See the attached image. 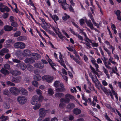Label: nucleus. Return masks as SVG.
I'll return each mask as SVG.
<instances>
[{"mask_svg": "<svg viewBox=\"0 0 121 121\" xmlns=\"http://www.w3.org/2000/svg\"><path fill=\"white\" fill-rule=\"evenodd\" d=\"M102 90L104 92V93L107 96H109V94L110 96L112 99H114V97L112 95L111 91L110 90H107L105 87L102 86L101 84H100L99 86Z\"/></svg>", "mask_w": 121, "mask_h": 121, "instance_id": "f257e3e1", "label": "nucleus"}, {"mask_svg": "<svg viewBox=\"0 0 121 121\" xmlns=\"http://www.w3.org/2000/svg\"><path fill=\"white\" fill-rule=\"evenodd\" d=\"M25 44L23 42H18L15 43L13 44L14 47L16 48L23 49L25 47Z\"/></svg>", "mask_w": 121, "mask_h": 121, "instance_id": "f03ea898", "label": "nucleus"}, {"mask_svg": "<svg viewBox=\"0 0 121 121\" xmlns=\"http://www.w3.org/2000/svg\"><path fill=\"white\" fill-rule=\"evenodd\" d=\"M27 99L25 96L21 95L18 96L17 98V100L20 104H25L26 101Z\"/></svg>", "mask_w": 121, "mask_h": 121, "instance_id": "7ed1b4c3", "label": "nucleus"}, {"mask_svg": "<svg viewBox=\"0 0 121 121\" xmlns=\"http://www.w3.org/2000/svg\"><path fill=\"white\" fill-rule=\"evenodd\" d=\"M43 80L46 81L48 83H51L54 79L53 77L49 75H46L43 76L42 77Z\"/></svg>", "mask_w": 121, "mask_h": 121, "instance_id": "20e7f679", "label": "nucleus"}, {"mask_svg": "<svg viewBox=\"0 0 121 121\" xmlns=\"http://www.w3.org/2000/svg\"><path fill=\"white\" fill-rule=\"evenodd\" d=\"M10 92L13 95L17 96L19 93V89L15 87H11L9 89Z\"/></svg>", "mask_w": 121, "mask_h": 121, "instance_id": "39448f33", "label": "nucleus"}, {"mask_svg": "<svg viewBox=\"0 0 121 121\" xmlns=\"http://www.w3.org/2000/svg\"><path fill=\"white\" fill-rule=\"evenodd\" d=\"M48 111V110H45L44 108H40L39 110V116L44 117L46 116V113Z\"/></svg>", "mask_w": 121, "mask_h": 121, "instance_id": "423d86ee", "label": "nucleus"}, {"mask_svg": "<svg viewBox=\"0 0 121 121\" xmlns=\"http://www.w3.org/2000/svg\"><path fill=\"white\" fill-rule=\"evenodd\" d=\"M16 66L18 68H20L23 71L26 68V65L23 62L17 64L16 65Z\"/></svg>", "mask_w": 121, "mask_h": 121, "instance_id": "0eeeda50", "label": "nucleus"}, {"mask_svg": "<svg viewBox=\"0 0 121 121\" xmlns=\"http://www.w3.org/2000/svg\"><path fill=\"white\" fill-rule=\"evenodd\" d=\"M22 55L23 56L25 57L30 56L31 55V51L29 50L25 49L23 51Z\"/></svg>", "mask_w": 121, "mask_h": 121, "instance_id": "6e6552de", "label": "nucleus"}, {"mask_svg": "<svg viewBox=\"0 0 121 121\" xmlns=\"http://www.w3.org/2000/svg\"><path fill=\"white\" fill-rule=\"evenodd\" d=\"M21 79V77L20 76L17 77H13L11 79V81L12 82L18 83L20 82Z\"/></svg>", "mask_w": 121, "mask_h": 121, "instance_id": "1a4fd4ad", "label": "nucleus"}, {"mask_svg": "<svg viewBox=\"0 0 121 121\" xmlns=\"http://www.w3.org/2000/svg\"><path fill=\"white\" fill-rule=\"evenodd\" d=\"M70 30L71 33L73 34L74 35L77 36L80 40L82 41L83 40V38L79 34H78L77 33H75L74 31L73 30L70 29Z\"/></svg>", "mask_w": 121, "mask_h": 121, "instance_id": "9d476101", "label": "nucleus"}, {"mask_svg": "<svg viewBox=\"0 0 121 121\" xmlns=\"http://www.w3.org/2000/svg\"><path fill=\"white\" fill-rule=\"evenodd\" d=\"M38 96L37 95L34 96L32 99L31 103L33 105H34L37 104V102L38 101Z\"/></svg>", "mask_w": 121, "mask_h": 121, "instance_id": "9b49d317", "label": "nucleus"}, {"mask_svg": "<svg viewBox=\"0 0 121 121\" xmlns=\"http://www.w3.org/2000/svg\"><path fill=\"white\" fill-rule=\"evenodd\" d=\"M34 66L35 67L38 68L42 69L43 68L44 66V64L41 62L36 63L34 64Z\"/></svg>", "mask_w": 121, "mask_h": 121, "instance_id": "f8f14e48", "label": "nucleus"}, {"mask_svg": "<svg viewBox=\"0 0 121 121\" xmlns=\"http://www.w3.org/2000/svg\"><path fill=\"white\" fill-rule=\"evenodd\" d=\"M85 22L87 25L90 27L91 29H94L96 30H97L96 28L94 27L93 24L90 20H89L87 21V20H86Z\"/></svg>", "mask_w": 121, "mask_h": 121, "instance_id": "ddd939ff", "label": "nucleus"}, {"mask_svg": "<svg viewBox=\"0 0 121 121\" xmlns=\"http://www.w3.org/2000/svg\"><path fill=\"white\" fill-rule=\"evenodd\" d=\"M24 61L25 62L26 64H32L35 62L34 59L30 58H26L24 60Z\"/></svg>", "mask_w": 121, "mask_h": 121, "instance_id": "4468645a", "label": "nucleus"}, {"mask_svg": "<svg viewBox=\"0 0 121 121\" xmlns=\"http://www.w3.org/2000/svg\"><path fill=\"white\" fill-rule=\"evenodd\" d=\"M10 72L12 75L14 76L19 75L21 74V72L19 70H11Z\"/></svg>", "mask_w": 121, "mask_h": 121, "instance_id": "2eb2a0df", "label": "nucleus"}, {"mask_svg": "<svg viewBox=\"0 0 121 121\" xmlns=\"http://www.w3.org/2000/svg\"><path fill=\"white\" fill-rule=\"evenodd\" d=\"M19 93H21L22 94L24 95H27L28 94V91L23 88H21L19 89Z\"/></svg>", "mask_w": 121, "mask_h": 121, "instance_id": "dca6fc26", "label": "nucleus"}, {"mask_svg": "<svg viewBox=\"0 0 121 121\" xmlns=\"http://www.w3.org/2000/svg\"><path fill=\"white\" fill-rule=\"evenodd\" d=\"M13 28L12 26L8 25H6L4 26V29L6 31H10L13 30Z\"/></svg>", "mask_w": 121, "mask_h": 121, "instance_id": "f3484780", "label": "nucleus"}, {"mask_svg": "<svg viewBox=\"0 0 121 121\" xmlns=\"http://www.w3.org/2000/svg\"><path fill=\"white\" fill-rule=\"evenodd\" d=\"M81 110L77 108H74L73 111V113L76 115H78L81 113Z\"/></svg>", "mask_w": 121, "mask_h": 121, "instance_id": "a211bd4d", "label": "nucleus"}, {"mask_svg": "<svg viewBox=\"0 0 121 121\" xmlns=\"http://www.w3.org/2000/svg\"><path fill=\"white\" fill-rule=\"evenodd\" d=\"M50 16L54 20L55 22L56 23H57L56 21H57L59 20V18L56 15H54L53 16L52 14H50Z\"/></svg>", "mask_w": 121, "mask_h": 121, "instance_id": "6ab92c4d", "label": "nucleus"}, {"mask_svg": "<svg viewBox=\"0 0 121 121\" xmlns=\"http://www.w3.org/2000/svg\"><path fill=\"white\" fill-rule=\"evenodd\" d=\"M102 70L103 72L107 76L108 78V79H109L110 77L109 75L108 74V70L104 66H103L102 67Z\"/></svg>", "mask_w": 121, "mask_h": 121, "instance_id": "aec40b11", "label": "nucleus"}, {"mask_svg": "<svg viewBox=\"0 0 121 121\" xmlns=\"http://www.w3.org/2000/svg\"><path fill=\"white\" fill-rule=\"evenodd\" d=\"M70 100V99H67L65 97V98H63L60 99V101L66 103H68L69 102Z\"/></svg>", "mask_w": 121, "mask_h": 121, "instance_id": "412c9836", "label": "nucleus"}, {"mask_svg": "<svg viewBox=\"0 0 121 121\" xmlns=\"http://www.w3.org/2000/svg\"><path fill=\"white\" fill-rule=\"evenodd\" d=\"M0 72L4 75H7L9 73V71L3 68L1 69Z\"/></svg>", "mask_w": 121, "mask_h": 121, "instance_id": "4be33fe9", "label": "nucleus"}, {"mask_svg": "<svg viewBox=\"0 0 121 121\" xmlns=\"http://www.w3.org/2000/svg\"><path fill=\"white\" fill-rule=\"evenodd\" d=\"M75 107L74 104L72 103H70L68 105L67 108L69 109H71Z\"/></svg>", "mask_w": 121, "mask_h": 121, "instance_id": "5701e85b", "label": "nucleus"}, {"mask_svg": "<svg viewBox=\"0 0 121 121\" xmlns=\"http://www.w3.org/2000/svg\"><path fill=\"white\" fill-rule=\"evenodd\" d=\"M17 40L18 41H23L26 40V38L24 36H20L18 37L17 38Z\"/></svg>", "mask_w": 121, "mask_h": 121, "instance_id": "b1692460", "label": "nucleus"}, {"mask_svg": "<svg viewBox=\"0 0 121 121\" xmlns=\"http://www.w3.org/2000/svg\"><path fill=\"white\" fill-rule=\"evenodd\" d=\"M121 12L119 10H117L116 12V14L117 16V18L119 20H121V16L120 15Z\"/></svg>", "mask_w": 121, "mask_h": 121, "instance_id": "393cba45", "label": "nucleus"}, {"mask_svg": "<svg viewBox=\"0 0 121 121\" xmlns=\"http://www.w3.org/2000/svg\"><path fill=\"white\" fill-rule=\"evenodd\" d=\"M41 78V77L39 74H35L34 77V79L38 81L40 80Z\"/></svg>", "mask_w": 121, "mask_h": 121, "instance_id": "a878e982", "label": "nucleus"}, {"mask_svg": "<svg viewBox=\"0 0 121 121\" xmlns=\"http://www.w3.org/2000/svg\"><path fill=\"white\" fill-rule=\"evenodd\" d=\"M40 57V56L39 54L37 53L35 54V55H34L33 57V59L37 60Z\"/></svg>", "mask_w": 121, "mask_h": 121, "instance_id": "bb28decb", "label": "nucleus"}, {"mask_svg": "<svg viewBox=\"0 0 121 121\" xmlns=\"http://www.w3.org/2000/svg\"><path fill=\"white\" fill-rule=\"evenodd\" d=\"M27 68L28 70L32 71L33 70L34 68L31 65H27Z\"/></svg>", "mask_w": 121, "mask_h": 121, "instance_id": "cd10ccee", "label": "nucleus"}, {"mask_svg": "<svg viewBox=\"0 0 121 121\" xmlns=\"http://www.w3.org/2000/svg\"><path fill=\"white\" fill-rule=\"evenodd\" d=\"M65 97L67 99H73V97L69 94H67L65 95Z\"/></svg>", "mask_w": 121, "mask_h": 121, "instance_id": "c85d7f7f", "label": "nucleus"}, {"mask_svg": "<svg viewBox=\"0 0 121 121\" xmlns=\"http://www.w3.org/2000/svg\"><path fill=\"white\" fill-rule=\"evenodd\" d=\"M64 95L63 94L61 93H57L55 94V96L56 98H59L62 96Z\"/></svg>", "mask_w": 121, "mask_h": 121, "instance_id": "c756f323", "label": "nucleus"}, {"mask_svg": "<svg viewBox=\"0 0 121 121\" xmlns=\"http://www.w3.org/2000/svg\"><path fill=\"white\" fill-rule=\"evenodd\" d=\"M111 91V92H112V93L113 95H114L115 96V98H116L117 100L118 101V99L117 97V93L115 92L114 90H113Z\"/></svg>", "mask_w": 121, "mask_h": 121, "instance_id": "7c9ffc66", "label": "nucleus"}, {"mask_svg": "<svg viewBox=\"0 0 121 121\" xmlns=\"http://www.w3.org/2000/svg\"><path fill=\"white\" fill-rule=\"evenodd\" d=\"M21 32L20 31H17L13 34V36L14 37H17L21 35Z\"/></svg>", "mask_w": 121, "mask_h": 121, "instance_id": "2f4dec72", "label": "nucleus"}, {"mask_svg": "<svg viewBox=\"0 0 121 121\" xmlns=\"http://www.w3.org/2000/svg\"><path fill=\"white\" fill-rule=\"evenodd\" d=\"M65 16L62 17L63 20L64 21L66 20L67 19L70 18V16L67 15L66 13H65Z\"/></svg>", "mask_w": 121, "mask_h": 121, "instance_id": "473e14b6", "label": "nucleus"}, {"mask_svg": "<svg viewBox=\"0 0 121 121\" xmlns=\"http://www.w3.org/2000/svg\"><path fill=\"white\" fill-rule=\"evenodd\" d=\"M90 67L91 69L92 70V72H93V73H95L96 74H97V73L95 69L93 68L91 65H90Z\"/></svg>", "mask_w": 121, "mask_h": 121, "instance_id": "72a5a7b5", "label": "nucleus"}, {"mask_svg": "<svg viewBox=\"0 0 121 121\" xmlns=\"http://www.w3.org/2000/svg\"><path fill=\"white\" fill-rule=\"evenodd\" d=\"M40 106L41 105L40 104H38L33 107V109L35 110L38 109L40 108Z\"/></svg>", "mask_w": 121, "mask_h": 121, "instance_id": "f704fd0d", "label": "nucleus"}, {"mask_svg": "<svg viewBox=\"0 0 121 121\" xmlns=\"http://www.w3.org/2000/svg\"><path fill=\"white\" fill-rule=\"evenodd\" d=\"M11 26L15 27H17L18 26V24L15 22H13L11 24Z\"/></svg>", "mask_w": 121, "mask_h": 121, "instance_id": "c9c22d12", "label": "nucleus"}, {"mask_svg": "<svg viewBox=\"0 0 121 121\" xmlns=\"http://www.w3.org/2000/svg\"><path fill=\"white\" fill-rule=\"evenodd\" d=\"M56 33L57 35H58L59 37L62 40H63V38L64 36L62 35L61 33L60 32H59V33H58L56 32Z\"/></svg>", "mask_w": 121, "mask_h": 121, "instance_id": "e433bc0d", "label": "nucleus"}, {"mask_svg": "<svg viewBox=\"0 0 121 121\" xmlns=\"http://www.w3.org/2000/svg\"><path fill=\"white\" fill-rule=\"evenodd\" d=\"M60 82L59 81H55L54 84V86L56 87H57L59 86V85Z\"/></svg>", "mask_w": 121, "mask_h": 121, "instance_id": "4c0bfd02", "label": "nucleus"}, {"mask_svg": "<svg viewBox=\"0 0 121 121\" xmlns=\"http://www.w3.org/2000/svg\"><path fill=\"white\" fill-rule=\"evenodd\" d=\"M85 41L86 42L85 43V44L89 48H91V45L88 41L87 40H85Z\"/></svg>", "mask_w": 121, "mask_h": 121, "instance_id": "58836bf2", "label": "nucleus"}, {"mask_svg": "<svg viewBox=\"0 0 121 121\" xmlns=\"http://www.w3.org/2000/svg\"><path fill=\"white\" fill-rule=\"evenodd\" d=\"M8 119L7 116H5L2 115L0 117V119H3L2 120L5 121H6V120H8Z\"/></svg>", "mask_w": 121, "mask_h": 121, "instance_id": "ea45409f", "label": "nucleus"}, {"mask_svg": "<svg viewBox=\"0 0 121 121\" xmlns=\"http://www.w3.org/2000/svg\"><path fill=\"white\" fill-rule=\"evenodd\" d=\"M6 83L9 86H15V84L11 82L8 81L6 82Z\"/></svg>", "mask_w": 121, "mask_h": 121, "instance_id": "a19ab883", "label": "nucleus"}, {"mask_svg": "<svg viewBox=\"0 0 121 121\" xmlns=\"http://www.w3.org/2000/svg\"><path fill=\"white\" fill-rule=\"evenodd\" d=\"M48 61L51 65H52L53 66H55V64L52 61L51 59L49 58L48 60Z\"/></svg>", "mask_w": 121, "mask_h": 121, "instance_id": "79ce46f5", "label": "nucleus"}, {"mask_svg": "<svg viewBox=\"0 0 121 121\" xmlns=\"http://www.w3.org/2000/svg\"><path fill=\"white\" fill-rule=\"evenodd\" d=\"M65 106V104L63 102H61L59 105V106L60 108H63Z\"/></svg>", "mask_w": 121, "mask_h": 121, "instance_id": "37998d69", "label": "nucleus"}, {"mask_svg": "<svg viewBox=\"0 0 121 121\" xmlns=\"http://www.w3.org/2000/svg\"><path fill=\"white\" fill-rule=\"evenodd\" d=\"M26 3L27 5H29V4H30L32 6L35 7L34 4L32 2V1H27V0L26 1Z\"/></svg>", "mask_w": 121, "mask_h": 121, "instance_id": "c03bdc74", "label": "nucleus"}, {"mask_svg": "<svg viewBox=\"0 0 121 121\" xmlns=\"http://www.w3.org/2000/svg\"><path fill=\"white\" fill-rule=\"evenodd\" d=\"M103 48L104 49L108 54V55L110 56L111 53L109 50L107 48H105L104 46L103 47Z\"/></svg>", "mask_w": 121, "mask_h": 121, "instance_id": "a18cd8bd", "label": "nucleus"}, {"mask_svg": "<svg viewBox=\"0 0 121 121\" xmlns=\"http://www.w3.org/2000/svg\"><path fill=\"white\" fill-rule=\"evenodd\" d=\"M12 60L15 63H19L21 62V61L20 60L16 59L13 58L12 59Z\"/></svg>", "mask_w": 121, "mask_h": 121, "instance_id": "49530a36", "label": "nucleus"}, {"mask_svg": "<svg viewBox=\"0 0 121 121\" xmlns=\"http://www.w3.org/2000/svg\"><path fill=\"white\" fill-rule=\"evenodd\" d=\"M9 91L5 89L3 91V94L4 95H8L9 94Z\"/></svg>", "mask_w": 121, "mask_h": 121, "instance_id": "de8ad7c7", "label": "nucleus"}, {"mask_svg": "<svg viewBox=\"0 0 121 121\" xmlns=\"http://www.w3.org/2000/svg\"><path fill=\"white\" fill-rule=\"evenodd\" d=\"M36 91L37 94L38 95H40L42 94V92L39 89H38L36 90Z\"/></svg>", "mask_w": 121, "mask_h": 121, "instance_id": "09e8293b", "label": "nucleus"}, {"mask_svg": "<svg viewBox=\"0 0 121 121\" xmlns=\"http://www.w3.org/2000/svg\"><path fill=\"white\" fill-rule=\"evenodd\" d=\"M8 15L9 13H4L2 16L3 17L4 19L8 17Z\"/></svg>", "mask_w": 121, "mask_h": 121, "instance_id": "8fccbe9b", "label": "nucleus"}, {"mask_svg": "<svg viewBox=\"0 0 121 121\" xmlns=\"http://www.w3.org/2000/svg\"><path fill=\"white\" fill-rule=\"evenodd\" d=\"M1 50L4 53H6L8 52L9 51L8 49L6 48H3Z\"/></svg>", "mask_w": 121, "mask_h": 121, "instance_id": "3c124183", "label": "nucleus"}, {"mask_svg": "<svg viewBox=\"0 0 121 121\" xmlns=\"http://www.w3.org/2000/svg\"><path fill=\"white\" fill-rule=\"evenodd\" d=\"M43 97L41 95H39V97H38V101H41L43 100Z\"/></svg>", "mask_w": 121, "mask_h": 121, "instance_id": "603ef678", "label": "nucleus"}, {"mask_svg": "<svg viewBox=\"0 0 121 121\" xmlns=\"http://www.w3.org/2000/svg\"><path fill=\"white\" fill-rule=\"evenodd\" d=\"M48 93L51 95H52L54 93L53 90L51 88L49 89L48 90Z\"/></svg>", "mask_w": 121, "mask_h": 121, "instance_id": "864d4df0", "label": "nucleus"}, {"mask_svg": "<svg viewBox=\"0 0 121 121\" xmlns=\"http://www.w3.org/2000/svg\"><path fill=\"white\" fill-rule=\"evenodd\" d=\"M25 80L26 81L27 83H28L30 81V79L29 77H26L25 78Z\"/></svg>", "mask_w": 121, "mask_h": 121, "instance_id": "5fc2aeb1", "label": "nucleus"}, {"mask_svg": "<svg viewBox=\"0 0 121 121\" xmlns=\"http://www.w3.org/2000/svg\"><path fill=\"white\" fill-rule=\"evenodd\" d=\"M32 84L33 85L37 87L38 86V83L36 81H34L32 82Z\"/></svg>", "mask_w": 121, "mask_h": 121, "instance_id": "6e6d98bb", "label": "nucleus"}, {"mask_svg": "<svg viewBox=\"0 0 121 121\" xmlns=\"http://www.w3.org/2000/svg\"><path fill=\"white\" fill-rule=\"evenodd\" d=\"M4 107L6 109H9L10 107V105L9 104L6 103L4 105Z\"/></svg>", "mask_w": 121, "mask_h": 121, "instance_id": "4d7b16f0", "label": "nucleus"}, {"mask_svg": "<svg viewBox=\"0 0 121 121\" xmlns=\"http://www.w3.org/2000/svg\"><path fill=\"white\" fill-rule=\"evenodd\" d=\"M92 21L93 24L95 26H97L98 28L99 27V24L95 22V21L94 19H93Z\"/></svg>", "mask_w": 121, "mask_h": 121, "instance_id": "13d9d810", "label": "nucleus"}, {"mask_svg": "<svg viewBox=\"0 0 121 121\" xmlns=\"http://www.w3.org/2000/svg\"><path fill=\"white\" fill-rule=\"evenodd\" d=\"M76 62L80 65H81L82 64V62L78 60L76 58V59L74 60Z\"/></svg>", "mask_w": 121, "mask_h": 121, "instance_id": "bf43d9fd", "label": "nucleus"}, {"mask_svg": "<svg viewBox=\"0 0 121 121\" xmlns=\"http://www.w3.org/2000/svg\"><path fill=\"white\" fill-rule=\"evenodd\" d=\"M69 10L71 12L73 13L74 12V9L71 5H70L69 6Z\"/></svg>", "mask_w": 121, "mask_h": 121, "instance_id": "052dcab7", "label": "nucleus"}, {"mask_svg": "<svg viewBox=\"0 0 121 121\" xmlns=\"http://www.w3.org/2000/svg\"><path fill=\"white\" fill-rule=\"evenodd\" d=\"M60 63L61 64V65L63 66L66 69H67L66 67V65H65L64 64V61H62V62H60Z\"/></svg>", "mask_w": 121, "mask_h": 121, "instance_id": "680f3d73", "label": "nucleus"}, {"mask_svg": "<svg viewBox=\"0 0 121 121\" xmlns=\"http://www.w3.org/2000/svg\"><path fill=\"white\" fill-rule=\"evenodd\" d=\"M4 67L5 69H8L10 68V65L8 64H5L4 65Z\"/></svg>", "mask_w": 121, "mask_h": 121, "instance_id": "e2e57ef3", "label": "nucleus"}, {"mask_svg": "<svg viewBox=\"0 0 121 121\" xmlns=\"http://www.w3.org/2000/svg\"><path fill=\"white\" fill-rule=\"evenodd\" d=\"M11 57V55L9 53L7 54L5 56V58L7 59L10 58Z\"/></svg>", "mask_w": 121, "mask_h": 121, "instance_id": "0e129e2a", "label": "nucleus"}, {"mask_svg": "<svg viewBox=\"0 0 121 121\" xmlns=\"http://www.w3.org/2000/svg\"><path fill=\"white\" fill-rule=\"evenodd\" d=\"M80 22L81 25H83L85 23L84 20L83 19H81L79 20Z\"/></svg>", "mask_w": 121, "mask_h": 121, "instance_id": "69168bd1", "label": "nucleus"}, {"mask_svg": "<svg viewBox=\"0 0 121 121\" xmlns=\"http://www.w3.org/2000/svg\"><path fill=\"white\" fill-rule=\"evenodd\" d=\"M98 44L97 43H92V46L93 47H97L98 46Z\"/></svg>", "mask_w": 121, "mask_h": 121, "instance_id": "338daca9", "label": "nucleus"}, {"mask_svg": "<svg viewBox=\"0 0 121 121\" xmlns=\"http://www.w3.org/2000/svg\"><path fill=\"white\" fill-rule=\"evenodd\" d=\"M63 90V89L61 88H57L56 89V90L57 92H60L62 91Z\"/></svg>", "mask_w": 121, "mask_h": 121, "instance_id": "774afa93", "label": "nucleus"}]
</instances>
